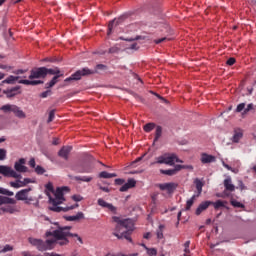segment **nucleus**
Here are the masks:
<instances>
[{
	"mask_svg": "<svg viewBox=\"0 0 256 256\" xmlns=\"http://www.w3.org/2000/svg\"><path fill=\"white\" fill-rule=\"evenodd\" d=\"M53 119H55V110H51L49 112L48 123H51V121H53Z\"/></svg>",
	"mask_w": 256,
	"mask_h": 256,
	"instance_id": "48",
	"label": "nucleus"
},
{
	"mask_svg": "<svg viewBox=\"0 0 256 256\" xmlns=\"http://www.w3.org/2000/svg\"><path fill=\"white\" fill-rule=\"evenodd\" d=\"M98 187H99V189L101 190V191H104V193H109V188H107V187H103V186H101V185H99L98 184Z\"/></svg>",
	"mask_w": 256,
	"mask_h": 256,
	"instance_id": "56",
	"label": "nucleus"
},
{
	"mask_svg": "<svg viewBox=\"0 0 256 256\" xmlns=\"http://www.w3.org/2000/svg\"><path fill=\"white\" fill-rule=\"evenodd\" d=\"M0 174L4 175V177H13L14 179H18L15 182H10V186L14 189H21V187H27L29 183H35L31 178L21 179V174L17 173V171L13 170L10 166L0 165Z\"/></svg>",
	"mask_w": 256,
	"mask_h": 256,
	"instance_id": "4",
	"label": "nucleus"
},
{
	"mask_svg": "<svg viewBox=\"0 0 256 256\" xmlns=\"http://www.w3.org/2000/svg\"><path fill=\"white\" fill-rule=\"evenodd\" d=\"M3 113H13L18 119H27V114L21 109V107L15 104H5L0 108Z\"/></svg>",
	"mask_w": 256,
	"mask_h": 256,
	"instance_id": "6",
	"label": "nucleus"
},
{
	"mask_svg": "<svg viewBox=\"0 0 256 256\" xmlns=\"http://www.w3.org/2000/svg\"><path fill=\"white\" fill-rule=\"evenodd\" d=\"M51 93V90H46L40 94V97H42V99H46V97H49Z\"/></svg>",
	"mask_w": 256,
	"mask_h": 256,
	"instance_id": "46",
	"label": "nucleus"
},
{
	"mask_svg": "<svg viewBox=\"0 0 256 256\" xmlns=\"http://www.w3.org/2000/svg\"><path fill=\"white\" fill-rule=\"evenodd\" d=\"M231 205H233V207H238L240 209H243L245 207V205H243L241 202L237 200H232Z\"/></svg>",
	"mask_w": 256,
	"mask_h": 256,
	"instance_id": "41",
	"label": "nucleus"
},
{
	"mask_svg": "<svg viewBox=\"0 0 256 256\" xmlns=\"http://www.w3.org/2000/svg\"><path fill=\"white\" fill-rule=\"evenodd\" d=\"M199 197V195H193L189 200H187L186 202V211H189V209H191V207H193V203H195V199Z\"/></svg>",
	"mask_w": 256,
	"mask_h": 256,
	"instance_id": "28",
	"label": "nucleus"
},
{
	"mask_svg": "<svg viewBox=\"0 0 256 256\" xmlns=\"http://www.w3.org/2000/svg\"><path fill=\"white\" fill-rule=\"evenodd\" d=\"M4 93L8 98H11V97H15V95H19L21 92L19 91V87H14V88L5 90Z\"/></svg>",
	"mask_w": 256,
	"mask_h": 256,
	"instance_id": "20",
	"label": "nucleus"
},
{
	"mask_svg": "<svg viewBox=\"0 0 256 256\" xmlns=\"http://www.w3.org/2000/svg\"><path fill=\"white\" fill-rule=\"evenodd\" d=\"M1 211H3L4 213L13 214V213H17L18 210H17V206L8 205V206H5V207H2Z\"/></svg>",
	"mask_w": 256,
	"mask_h": 256,
	"instance_id": "23",
	"label": "nucleus"
},
{
	"mask_svg": "<svg viewBox=\"0 0 256 256\" xmlns=\"http://www.w3.org/2000/svg\"><path fill=\"white\" fill-rule=\"evenodd\" d=\"M191 245V241H186L185 243H184V256H189V254L191 253L190 251H189V246Z\"/></svg>",
	"mask_w": 256,
	"mask_h": 256,
	"instance_id": "36",
	"label": "nucleus"
},
{
	"mask_svg": "<svg viewBox=\"0 0 256 256\" xmlns=\"http://www.w3.org/2000/svg\"><path fill=\"white\" fill-rule=\"evenodd\" d=\"M0 194L1 195H8V197H13L14 193L12 191H9L5 188L0 187Z\"/></svg>",
	"mask_w": 256,
	"mask_h": 256,
	"instance_id": "35",
	"label": "nucleus"
},
{
	"mask_svg": "<svg viewBox=\"0 0 256 256\" xmlns=\"http://www.w3.org/2000/svg\"><path fill=\"white\" fill-rule=\"evenodd\" d=\"M114 223H116V232L113 233L115 237L118 239H126L130 243L133 241L131 239V233L135 229L133 224V220L131 219H121L120 217L114 216L112 217Z\"/></svg>",
	"mask_w": 256,
	"mask_h": 256,
	"instance_id": "3",
	"label": "nucleus"
},
{
	"mask_svg": "<svg viewBox=\"0 0 256 256\" xmlns=\"http://www.w3.org/2000/svg\"><path fill=\"white\" fill-rule=\"evenodd\" d=\"M35 173H37V175H43V173H45V169L41 166H37L35 168Z\"/></svg>",
	"mask_w": 256,
	"mask_h": 256,
	"instance_id": "44",
	"label": "nucleus"
},
{
	"mask_svg": "<svg viewBox=\"0 0 256 256\" xmlns=\"http://www.w3.org/2000/svg\"><path fill=\"white\" fill-rule=\"evenodd\" d=\"M213 202L211 201H205V202H202L198 208L196 209V215H201V213L203 211H206V209L209 208V205H211Z\"/></svg>",
	"mask_w": 256,
	"mask_h": 256,
	"instance_id": "18",
	"label": "nucleus"
},
{
	"mask_svg": "<svg viewBox=\"0 0 256 256\" xmlns=\"http://www.w3.org/2000/svg\"><path fill=\"white\" fill-rule=\"evenodd\" d=\"M144 239H151V232H147L144 234Z\"/></svg>",
	"mask_w": 256,
	"mask_h": 256,
	"instance_id": "59",
	"label": "nucleus"
},
{
	"mask_svg": "<svg viewBox=\"0 0 256 256\" xmlns=\"http://www.w3.org/2000/svg\"><path fill=\"white\" fill-rule=\"evenodd\" d=\"M141 159H143V157H140V158L136 159V160L132 163V165H135V163H139V161H141Z\"/></svg>",
	"mask_w": 256,
	"mask_h": 256,
	"instance_id": "63",
	"label": "nucleus"
},
{
	"mask_svg": "<svg viewBox=\"0 0 256 256\" xmlns=\"http://www.w3.org/2000/svg\"><path fill=\"white\" fill-rule=\"evenodd\" d=\"M243 139V131L242 130H235L234 135L232 137L233 143H239Z\"/></svg>",
	"mask_w": 256,
	"mask_h": 256,
	"instance_id": "21",
	"label": "nucleus"
},
{
	"mask_svg": "<svg viewBox=\"0 0 256 256\" xmlns=\"http://www.w3.org/2000/svg\"><path fill=\"white\" fill-rule=\"evenodd\" d=\"M47 77V68L40 67L31 70L29 75V80L21 79L19 80V83L21 85H41L43 84V81L41 80H35V79H45Z\"/></svg>",
	"mask_w": 256,
	"mask_h": 256,
	"instance_id": "5",
	"label": "nucleus"
},
{
	"mask_svg": "<svg viewBox=\"0 0 256 256\" xmlns=\"http://www.w3.org/2000/svg\"><path fill=\"white\" fill-rule=\"evenodd\" d=\"M184 169H190L191 171H192V169H193V166L192 165H185V168Z\"/></svg>",
	"mask_w": 256,
	"mask_h": 256,
	"instance_id": "64",
	"label": "nucleus"
},
{
	"mask_svg": "<svg viewBox=\"0 0 256 256\" xmlns=\"http://www.w3.org/2000/svg\"><path fill=\"white\" fill-rule=\"evenodd\" d=\"M143 247H145V245H143ZM145 249H146L148 255H150V256H155V255H157V250H156L155 248L148 249V248L145 247Z\"/></svg>",
	"mask_w": 256,
	"mask_h": 256,
	"instance_id": "43",
	"label": "nucleus"
},
{
	"mask_svg": "<svg viewBox=\"0 0 256 256\" xmlns=\"http://www.w3.org/2000/svg\"><path fill=\"white\" fill-rule=\"evenodd\" d=\"M61 75H56L52 78V80L46 84V89H51V87H55V85H57V81L59 79V77H61Z\"/></svg>",
	"mask_w": 256,
	"mask_h": 256,
	"instance_id": "26",
	"label": "nucleus"
},
{
	"mask_svg": "<svg viewBox=\"0 0 256 256\" xmlns=\"http://www.w3.org/2000/svg\"><path fill=\"white\" fill-rule=\"evenodd\" d=\"M29 166L32 167V169H35V158L30 159Z\"/></svg>",
	"mask_w": 256,
	"mask_h": 256,
	"instance_id": "54",
	"label": "nucleus"
},
{
	"mask_svg": "<svg viewBox=\"0 0 256 256\" xmlns=\"http://www.w3.org/2000/svg\"><path fill=\"white\" fill-rule=\"evenodd\" d=\"M73 147L71 146H64L60 149L58 152L59 157H62V159L68 160L69 154L71 153Z\"/></svg>",
	"mask_w": 256,
	"mask_h": 256,
	"instance_id": "14",
	"label": "nucleus"
},
{
	"mask_svg": "<svg viewBox=\"0 0 256 256\" xmlns=\"http://www.w3.org/2000/svg\"><path fill=\"white\" fill-rule=\"evenodd\" d=\"M99 177H100L101 179H111V178H113V177H117V174H115V173H109V172H107V171H102V172L99 173Z\"/></svg>",
	"mask_w": 256,
	"mask_h": 256,
	"instance_id": "24",
	"label": "nucleus"
},
{
	"mask_svg": "<svg viewBox=\"0 0 256 256\" xmlns=\"http://www.w3.org/2000/svg\"><path fill=\"white\" fill-rule=\"evenodd\" d=\"M200 161L204 165H207V163H215L217 161V158L211 154L202 153L200 156Z\"/></svg>",
	"mask_w": 256,
	"mask_h": 256,
	"instance_id": "13",
	"label": "nucleus"
},
{
	"mask_svg": "<svg viewBox=\"0 0 256 256\" xmlns=\"http://www.w3.org/2000/svg\"><path fill=\"white\" fill-rule=\"evenodd\" d=\"M65 191H69L68 187L57 188L56 191L53 189V183L49 182L46 184V195L49 199V204L51 206L48 207L50 211H54V213H67V211H73V209H77L79 204L59 207L65 201Z\"/></svg>",
	"mask_w": 256,
	"mask_h": 256,
	"instance_id": "2",
	"label": "nucleus"
},
{
	"mask_svg": "<svg viewBox=\"0 0 256 256\" xmlns=\"http://www.w3.org/2000/svg\"><path fill=\"white\" fill-rule=\"evenodd\" d=\"M163 231H165V225L160 224L158 229L156 230L157 239H159V240L163 239V237H164Z\"/></svg>",
	"mask_w": 256,
	"mask_h": 256,
	"instance_id": "27",
	"label": "nucleus"
},
{
	"mask_svg": "<svg viewBox=\"0 0 256 256\" xmlns=\"http://www.w3.org/2000/svg\"><path fill=\"white\" fill-rule=\"evenodd\" d=\"M32 191L31 188H26L18 191L15 195L17 201H26V203H29L33 201V198H29V193Z\"/></svg>",
	"mask_w": 256,
	"mask_h": 256,
	"instance_id": "8",
	"label": "nucleus"
},
{
	"mask_svg": "<svg viewBox=\"0 0 256 256\" xmlns=\"http://www.w3.org/2000/svg\"><path fill=\"white\" fill-rule=\"evenodd\" d=\"M238 187H239V189H241V191H243L245 189V184H243V181H241V180L238 181Z\"/></svg>",
	"mask_w": 256,
	"mask_h": 256,
	"instance_id": "55",
	"label": "nucleus"
},
{
	"mask_svg": "<svg viewBox=\"0 0 256 256\" xmlns=\"http://www.w3.org/2000/svg\"><path fill=\"white\" fill-rule=\"evenodd\" d=\"M127 49H131L132 51H137V49H139V44H137L136 42L132 43L130 45V47H128Z\"/></svg>",
	"mask_w": 256,
	"mask_h": 256,
	"instance_id": "50",
	"label": "nucleus"
},
{
	"mask_svg": "<svg viewBox=\"0 0 256 256\" xmlns=\"http://www.w3.org/2000/svg\"><path fill=\"white\" fill-rule=\"evenodd\" d=\"M66 221H81L85 219V214L83 212H77L76 215L73 216H65Z\"/></svg>",
	"mask_w": 256,
	"mask_h": 256,
	"instance_id": "16",
	"label": "nucleus"
},
{
	"mask_svg": "<svg viewBox=\"0 0 256 256\" xmlns=\"http://www.w3.org/2000/svg\"><path fill=\"white\" fill-rule=\"evenodd\" d=\"M163 41H167V37H163V38H160V39H156V40H155V43L158 45L159 43H163Z\"/></svg>",
	"mask_w": 256,
	"mask_h": 256,
	"instance_id": "58",
	"label": "nucleus"
},
{
	"mask_svg": "<svg viewBox=\"0 0 256 256\" xmlns=\"http://www.w3.org/2000/svg\"><path fill=\"white\" fill-rule=\"evenodd\" d=\"M95 71H92L89 68H83L81 70L76 71L74 74H72L70 77L65 79V82L69 81H79L81 77H85V75H94Z\"/></svg>",
	"mask_w": 256,
	"mask_h": 256,
	"instance_id": "7",
	"label": "nucleus"
},
{
	"mask_svg": "<svg viewBox=\"0 0 256 256\" xmlns=\"http://www.w3.org/2000/svg\"><path fill=\"white\" fill-rule=\"evenodd\" d=\"M60 71L59 68H55V69H47L46 68V75H59Z\"/></svg>",
	"mask_w": 256,
	"mask_h": 256,
	"instance_id": "37",
	"label": "nucleus"
},
{
	"mask_svg": "<svg viewBox=\"0 0 256 256\" xmlns=\"http://www.w3.org/2000/svg\"><path fill=\"white\" fill-rule=\"evenodd\" d=\"M15 203H17V201L14 198L0 196V207L1 205H15Z\"/></svg>",
	"mask_w": 256,
	"mask_h": 256,
	"instance_id": "17",
	"label": "nucleus"
},
{
	"mask_svg": "<svg viewBox=\"0 0 256 256\" xmlns=\"http://www.w3.org/2000/svg\"><path fill=\"white\" fill-rule=\"evenodd\" d=\"M181 169H185V165H176L175 168L173 169L175 171V175L181 171Z\"/></svg>",
	"mask_w": 256,
	"mask_h": 256,
	"instance_id": "51",
	"label": "nucleus"
},
{
	"mask_svg": "<svg viewBox=\"0 0 256 256\" xmlns=\"http://www.w3.org/2000/svg\"><path fill=\"white\" fill-rule=\"evenodd\" d=\"M222 165L223 167H225V169H227L228 171H232V173H237V171L235 169H232L231 166H229L228 164L225 163V161H222Z\"/></svg>",
	"mask_w": 256,
	"mask_h": 256,
	"instance_id": "49",
	"label": "nucleus"
},
{
	"mask_svg": "<svg viewBox=\"0 0 256 256\" xmlns=\"http://www.w3.org/2000/svg\"><path fill=\"white\" fill-rule=\"evenodd\" d=\"M227 65H235V58H229L228 60H227Z\"/></svg>",
	"mask_w": 256,
	"mask_h": 256,
	"instance_id": "57",
	"label": "nucleus"
},
{
	"mask_svg": "<svg viewBox=\"0 0 256 256\" xmlns=\"http://www.w3.org/2000/svg\"><path fill=\"white\" fill-rule=\"evenodd\" d=\"M7 159V150L0 148V161Z\"/></svg>",
	"mask_w": 256,
	"mask_h": 256,
	"instance_id": "40",
	"label": "nucleus"
},
{
	"mask_svg": "<svg viewBox=\"0 0 256 256\" xmlns=\"http://www.w3.org/2000/svg\"><path fill=\"white\" fill-rule=\"evenodd\" d=\"M194 184L196 185V189H197V191H198V194H196V195H198V197L201 195V193H203V181H201L199 178H196L195 180H194Z\"/></svg>",
	"mask_w": 256,
	"mask_h": 256,
	"instance_id": "22",
	"label": "nucleus"
},
{
	"mask_svg": "<svg viewBox=\"0 0 256 256\" xmlns=\"http://www.w3.org/2000/svg\"><path fill=\"white\" fill-rule=\"evenodd\" d=\"M97 203L99 207H102V209H108V211H111V213H117V207L113 206L111 203H108L103 198H99Z\"/></svg>",
	"mask_w": 256,
	"mask_h": 256,
	"instance_id": "10",
	"label": "nucleus"
},
{
	"mask_svg": "<svg viewBox=\"0 0 256 256\" xmlns=\"http://www.w3.org/2000/svg\"><path fill=\"white\" fill-rule=\"evenodd\" d=\"M155 129V124L154 123H148L144 126V131L146 133H150V131H153Z\"/></svg>",
	"mask_w": 256,
	"mask_h": 256,
	"instance_id": "34",
	"label": "nucleus"
},
{
	"mask_svg": "<svg viewBox=\"0 0 256 256\" xmlns=\"http://www.w3.org/2000/svg\"><path fill=\"white\" fill-rule=\"evenodd\" d=\"M175 163H183V161H179L175 154H164V165L173 166Z\"/></svg>",
	"mask_w": 256,
	"mask_h": 256,
	"instance_id": "11",
	"label": "nucleus"
},
{
	"mask_svg": "<svg viewBox=\"0 0 256 256\" xmlns=\"http://www.w3.org/2000/svg\"><path fill=\"white\" fill-rule=\"evenodd\" d=\"M179 185L175 182H170V183H163V184H159V189H161V191H167L168 193H173V191H175V189H177Z\"/></svg>",
	"mask_w": 256,
	"mask_h": 256,
	"instance_id": "12",
	"label": "nucleus"
},
{
	"mask_svg": "<svg viewBox=\"0 0 256 256\" xmlns=\"http://www.w3.org/2000/svg\"><path fill=\"white\" fill-rule=\"evenodd\" d=\"M211 205H213L214 209H221V207H225V202L217 200L216 202H212Z\"/></svg>",
	"mask_w": 256,
	"mask_h": 256,
	"instance_id": "33",
	"label": "nucleus"
},
{
	"mask_svg": "<svg viewBox=\"0 0 256 256\" xmlns=\"http://www.w3.org/2000/svg\"><path fill=\"white\" fill-rule=\"evenodd\" d=\"M141 39V36H137L136 38H129V39H126V41H137Z\"/></svg>",
	"mask_w": 256,
	"mask_h": 256,
	"instance_id": "60",
	"label": "nucleus"
},
{
	"mask_svg": "<svg viewBox=\"0 0 256 256\" xmlns=\"http://www.w3.org/2000/svg\"><path fill=\"white\" fill-rule=\"evenodd\" d=\"M135 185H137V181H135V179H129L127 183L122 185V187L120 188V191L122 193H125V191H129V189H133Z\"/></svg>",
	"mask_w": 256,
	"mask_h": 256,
	"instance_id": "15",
	"label": "nucleus"
},
{
	"mask_svg": "<svg viewBox=\"0 0 256 256\" xmlns=\"http://www.w3.org/2000/svg\"><path fill=\"white\" fill-rule=\"evenodd\" d=\"M18 81L19 83V76H9L5 80L2 81V83H7L8 85H13V83H16Z\"/></svg>",
	"mask_w": 256,
	"mask_h": 256,
	"instance_id": "25",
	"label": "nucleus"
},
{
	"mask_svg": "<svg viewBox=\"0 0 256 256\" xmlns=\"http://www.w3.org/2000/svg\"><path fill=\"white\" fill-rule=\"evenodd\" d=\"M115 52H117V48H110L109 49V53H115Z\"/></svg>",
	"mask_w": 256,
	"mask_h": 256,
	"instance_id": "62",
	"label": "nucleus"
},
{
	"mask_svg": "<svg viewBox=\"0 0 256 256\" xmlns=\"http://www.w3.org/2000/svg\"><path fill=\"white\" fill-rule=\"evenodd\" d=\"M121 18L112 20L108 25V35L113 31V25H119Z\"/></svg>",
	"mask_w": 256,
	"mask_h": 256,
	"instance_id": "31",
	"label": "nucleus"
},
{
	"mask_svg": "<svg viewBox=\"0 0 256 256\" xmlns=\"http://www.w3.org/2000/svg\"><path fill=\"white\" fill-rule=\"evenodd\" d=\"M25 73V70H17L16 75H23Z\"/></svg>",
	"mask_w": 256,
	"mask_h": 256,
	"instance_id": "61",
	"label": "nucleus"
},
{
	"mask_svg": "<svg viewBox=\"0 0 256 256\" xmlns=\"http://www.w3.org/2000/svg\"><path fill=\"white\" fill-rule=\"evenodd\" d=\"M162 133H163V129L161 128V126H157V127H156V132H155V139H154V141H159V139L161 138Z\"/></svg>",
	"mask_w": 256,
	"mask_h": 256,
	"instance_id": "32",
	"label": "nucleus"
},
{
	"mask_svg": "<svg viewBox=\"0 0 256 256\" xmlns=\"http://www.w3.org/2000/svg\"><path fill=\"white\" fill-rule=\"evenodd\" d=\"M107 69V66L103 65V64H98L95 68V70H91V71H95L94 73H98L99 71H103Z\"/></svg>",
	"mask_w": 256,
	"mask_h": 256,
	"instance_id": "42",
	"label": "nucleus"
},
{
	"mask_svg": "<svg viewBox=\"0 0 256 256\" xmlns=\"http://www.w3.org/2000/svg\"><path fill=\"white\" fill-rule=\"evenodd\" d=\"M76 181H83L84 183H91L93 181V177L91 176H76Z\"/></svg>",
	"mask_w": 256,
	"mask_h": 256,
	"instance_id": "30",
	"label": "nucleus"
},
{
	"mask_svg": "<svg viewBox=\"0 0 256 256\" xmlns=\"http://www.w3.org/2000/svg\"><path fill=\"white\" fill-rule=\"evenodd\" d=\"M125 183V180L121 179V178H118L115 180V184L116 185H123Z\"/></svg>",
	"mask_w": 256,
	"mask_h": 256,
	"instance_id": "53",
	"label": "nucleus"
},
{
	"mask_svg": "<svg viewBox=\"0 0 256 256\" xmlns=\"http://www.w3.org/2000/svg\"><path fill=\"white\" fill-rule=\"evenodd\" d=\"M9 251H13V246L7 244L3 248L0 247V253H7Z\"/></svg>",
	"mask_w": 256,
	"mask_h": 256,
	"instance_id": "38",
	"label": "nucleus"
},
{
	"mask_svg": "<svg viewBox=\"0 0 256 256\" xmlns=\"http://www.w3.org/2000/svg\"><path fill=\"white\" fill-rule=\"evenodd\" d=\"M25 163V158H20L18 161H16L14 164L15 171H17V173H27L29 169L27 166H25Z\"/></svg>",
	"mask_w": 256,
	"mask_h": 256,
	"instance_id": "9",
	"label": "nucleus"
},
{
	"mask_svg": "<svg viewBox=\"0 0 256 256\" xmlns=\"http://www.w3.org/2000/svg\"><path fill=\"white\" fill-rule=\"evenodd\" d=\"M253 109V103H250V104H248L247 105V107L246 108H244V114H247V113H249V111H251Z\"/></svg>",
	"mask_w": 256,
	"mask_h": 256,
	"instance_id": "52",
	"label": "nucleus"
},
{
	"mask_svg": "<svg viewBox=\"0 0 256 256\" xmlns=\"http://www.w3.org/2000/svg\"><path fill=\"white\" fill-rule=\"evenodd\" d=\"M70 231L71 226L61 227L59 224L55 223L54 227H51V229L46 232V237L48 238L46 241L37 238H29L28 241L37 248L38 251H50L51 249H55L57 245H60V247L69 245L68 237H73L74 241H78L80 245H83V238Z\"/></svg>",
	"mask_w": 256,
	"mask_h": 256,
	"instance_id": "1",
	"label": "nucleus"
},
{
	"mask_svg": "<svg viewBox=\"0 0 256 256\" xmlns=\"http://www.w3.org/2000/svg\"><path fill=\"white\" fill-rule=\"evenodd\" d=\"M165 165V154L162 156H158L155 158V161L151 163V165Z\"/></svg>",
	"mask_w": 256,
	"mask_h": 256,
	"instance_id": "29",
	"label": "nucleus"
},
{
	"mask_svg": "<svg viewBox=\"0 0 256 256\" xmlns=\"http://www.w3.org/2000/svg\"><path fill=\"white\" fill-rule=\"evenodd\" d=\"M224 187H225L226 191H230V192L235 191V185H233V181L231 180L230 176H228L224 180Z\"/></svg>",
	"mask_w": 256,
	"mask_h": 256,
	"instance_id": "19",
	"label": "nucleus"
},
{
	"mask_svg": "<svg viewBox=\"0 0 256 256\" xmlns=\"http://www.w3.org/2000/svg\"><path fill=\"white\" fill-rule=\"evenodd\" d=\"M160 173H162V175H168L171 177V176L175 175V170H173V169L160 170Z\"/></svg>",
	"mask_w": 256,
	"mask_h": 256,
	"instance_id": "39",
	"label": "nucleus"
},
{
	"mask_svg": "<svg viewBox=\"0 0 256 256\" xmlns=\"http://www.w3.org/2000/svg\"><path fill=\"white\" fill-rule=\"evenodd\" d=\"M243 110H245V103H240L236 108V113H241Z\"/></svg>",
	"mask_w": 256,
	"mask_h": 256,
	"instance_id": "47",
	"label": "nucleus"
},
{
	"mask_svg": "<svg viewBox=\"0 0 256 256\" xmlns=\"http://www.w3.org/2000/svg\"><path fill=\"white\" fill-rule=\"evenodd\" d=\"M73 201H75L76 203H79V201H83V196L79 195V194H75L72 196Z\"/></svg>",
	"mask_w": 256,
	"mask_h": 256,
	"instance_id": "45",
	"label": "nucleus"
}]
</instances>
